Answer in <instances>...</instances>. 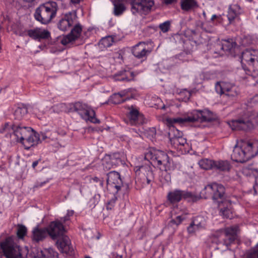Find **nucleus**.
Segmentation results:
<instances>
[{
  "label": "nucleus",
  "mask_w": 258,
  "mask_h": 258,
  "mask_svg": "<svg viewBox=\"0 0 258 258\" xmlns=\"http://www.w3.org/2000/svg\"><path fill=\"white\" fill-rule=\"evenodd\" d=\"M77 20L76 13L72 12L66 13L59 21L58 28L63 31L68 30L73 25L75 24L71 32L62 39L61 42L63 45H66L72 43L80 36L82 27L79 23L75 24Z\"/></svg>",
  "instance_id": "1"
},
{
  "label": "nucleus",
  "mask_w": 258,
  "mask_h": 258,
  "mask_svg": "<svg viewBox=\"0 0 258 258\" xmlns=\"http://www.w3.org/2000/svg\"><path fill=\"white\" fill-rule=\"evenodd\" d=\"M218 115L208 109L203 110H195L189 116L184 117L170 118L167 119L169 125H172L174 123L182 124L187 122H211L217 120Z\"/></svg>",
  "instance_id": "2"
},
{
  "label": "nucleus",
  "mask_w": 258,
  "mask_h": 258,
  "mask_svg": "<svg viewBox=\"0 0 258 258\" xmlns=\"http://www.w3.org/2000/svg\"><path fill=\"white\" fill-rule=\"evenodd\" d=\"M257 152V143L242 141L234 147L231 159L236 162L243 163L254 157Z\"/></svg>",
  "instance_id": "3"
},
{
  "label": "nucleus",
  "mask_w": 258,
  "mask_h": 258,
  "mask_svg": "<svg viewBox=\"0 0 258 258\" xmlns=\"http://www.w3.org/2000/svg\"><path fill=\"white\" fill-rule=\"evenodd\" d=\"M16 238L10 236L0 243V246L6 258H26L28 253L26 248H21Z\"/></svg>",
  "instance_id": "4"
},
{
  "label": "nucleus",
  "mask_w": 258,
  "mask_h": 258,
  "mask_svg": "<svg viewBox=\"0 0 258 258\" xmlns=\"http://www.w3.org/2000/svg\"><path fill=\"white\" fill-rule=\"evenodd\" d=\"M57 5L55 2H48L41 4L34 14L35 19L41 24L50 23L56 16Z\"/></svg>",
  "instance_id": "5"
},
{
  "label": "nucleus",
  "mask_w": 258,
  "mask_h": 258,
  "mask_svg": "<svg viewBox=\"0 0 258 258\" xmlns=\"http://www.w3.org/2000/svg\"><path fill=\"white\" fill-rule=\"evenodd\" d=\"M146 157L150 158L152 162L156 165L161 170L167 171L173 169L171 165L172 160L163 151L152 149L147 153Z\"/></svg>",
  "instance_id": "6"
},
{
  "label": "nucleus",
  "mask_w": 258,
  "mask_h": 258,
  "mask_svg": "<svg viewBox=\"0 0 258 258\" xmlns=\"http://www.w3.org/2000/svg\"><path fill=\"white\" fill-rule=\"evenodd\" d=\"M70 111L77 112L85 120H89L94 123H99L100 120L95 117V111L88 105L81 102H76L70 105Z\"/></svg>",
  "instance_id": "7"
},
{
  "label": "nucleus",
  "mask_w": 258,
  "mask_h": 258,
  "mask_svg": "<svg viewBox=\"0 0 258 258\" xmlns=\"http://www.w3.org/2000/svg\"><path fill=\"white\" fill-rule=\"evenodd\" d=\"M131 11L133 14L147 15L154 5L153 0H131Z\"/></svg>",
  "instance_id": "8"
},
{
  "label": "nucleus",
  "mask_w": 258,
  "mask_h": 258,
  "mask_svg": "<svg viewBox=\"0 0 258 258\" xmlns=\"http://www.w3.org/2000/svg\"><path fill=\"white\" fill-rule=\"evenodd\" d=\"M32 128L21 126L19 124H13L12 130L13 134H10V137H15L17 142L22 144L26 141L27 137L31 134Z\"/></svg>",
  "instance_id": "9"
},
{
  "label": "nucleus",
  "mask_w": 258,
  "mask_h": 258,
  "mask_svg": "<svg viewBox=\"0 0 258 258\" xmlns=\"http://www.w3.org/2000/svg\"><path fill=\"white\" fill-rule=\"evenodd\" d=\"M47 234L53 240H56L64 235L65 229L62 223L59 221L51 222L46 228Z\"/></svg>",
  "instance_id": "10"
},
{
  "label": "nucleus",
  "mask_w": 258,
  "mask_h": 258,
  "mask_svg": "<svg viewBox=\"0 0 258 258\" xmlns=\"http://www.w3.org/2000/svg\"><path fill=\"white\" fill-rule=\"evenodd\" d=\"M215 90L217 93L229 97H235L238 94L234 86L225 82H217L215 85Z\"/></svg>",
  "instance_id": "11"
},
{
  "label": "nucleus",
  "mask_w": 258,
  "mask_h": 258,
  "mask_svg": "<svg viewBox=\"0 0 258 258\" xmlns=\"http://www.w3.org/2000/svg\"><path fill=\"white\" fill-rule=\"evenodd\" d=\"M213 186H215V189L213 190L212 199L216 203L219 207L223 203H227V200H224L225 195V187L221 184L213 183Z\"/></svg>",
  "instance_id": "12"
},
{
  "label": "nucleus",
  "mask_w": 258,
  "mask_h": 258,
  "mask_svg": "<svg viewBox=\"0 0 258 258\" xmlns=\"http://www.w3.org/2000/svg\"><path fill=\"white\" fill-rule=\"evenodd\" d=\"M107 184L115 187L117 191L120 189L122 186V181L118 172L111 171L107 174Z\"/></svg>",
  "instance_id": "13"
},
{
  "label": "nucleus",
  "mask_w": 258,
  "mask_h": 258,
  "mask_svg": "<svg viewBox=\"0 0 258 258\" xmlns=\"http://www.w3.org/2000/svg\"><path fill=\"white\" fill-rule=\"evenodd\" d=\"M146 47L145 42H140L133 48V54L139 59L146 57L151 52V50L147 49Z\"/></svg>",
  "instance_id": "14"
},
{
  "label": "nucleus",
  "mask_w": 258,
  "mask_h": 258,
  "mask_svg": "<svg viewBox=\"0 0 258 258\" xmlns=\"http://www.w3.org/2000/svg\"><path fill=\"white\" fill-rule=\"evenodd\" d=\"M258 56V50L246 49L241 55L242 64H247L251 67Z\"/></svg>",
  "instance_id": "15"
},
{
  "label": "nucleus",
  "mask_w": 258,
  "mask_h": 258,
  "mask_svg": "<svg viewBox=\"0 0 258 258\" xmlns=\"http://www.w3.org/2000/svg\"><path fill=\"white\" fill-rule=\"evenodd\" d=\"M232 130L247 131L253 128V125L250 120L247 119L240 118L232 121Z\"/></svg>",
  "instance_id": "16"
},
{
  "label": "nucleus",
  "mask_w": 258,
  "mask_h": 258,
  "mask_svg": "<svg viewBox=\"0 0 258 258\" xmlns=\"http://www.w3.org/2000/svg\"><path fill=\"white\" fill-rule=\"evenodd\" d=\"M138 171L143 174V180H146L148 184H150L154 181V175L152 167L149 165H142L139 167L136 172L138 173Z\"/></svg>",
  "instance_id": "17"
},
{
  "label": "nucleus",
  "mask_w": 258,
  "mask_h": 258,
  "mask_svg": "<svg viewBox=\"0 0 258 258\" xmlns=\"http://www.w3.org/2000/svg\"><path fill=\"white\" fill-rule=\"evenodd\" d=\"M57 240L56 244L62 252L69 253L73 251L71 240L68 236L63 235L59 239Z\"/></svg>",
  "instance_id": "18"
},
{
  "label": "nucleus",
  "mask_w": 258,
  "mask_h": 258,
  "mask_svg": "<svg viewBox=\"0 0 258 258\" xmlns=\"http://www.w3.org/2000/svg\"><path fill=\"white\" fill-rule=\"evenodd\" d=\"M117 156V154H115L112 157L105 158L102 162V165L104 171H107L112 168H114L117 164H118L121 162V160L120 158H118Z\"/></svg>",
  "instance_id": "19"
},
{
  "label": "nucleus",
  "mask_w": 258,
  "mask_h": 258,
  "mask_svg": "<svg viewBox=\"0 0 258 258\" xmlns=\"http://www.w3.org/2000/svg\"><path fill=\"white\" fill-rule=\"evenodd\" d=\"M40 142L39 135L36 133L33 129L31 131L30 134L26 138V141L24 142L25 148L28 150L30 147L37 145Z\"/></svg>",
  "instance_id": "20"
},
{
  "label": "nucleus",
  "mask_w": 258,
  "mask_h": 258,
  "mask_svg": "<svg viewBox=\"0 0 258 258\" xmlns=\"http://www.w3.org/2000/svg\"><path fill=\"white\" fill-rule=\"evenodd\" d=\"M127 116L129 118L130 123L132 125H136L143 122V116L142 114H140L137 109L134 108L132 106Z\"/></svg>",
  "instance_id": "21"
},
{
  "label": "nucleus",
  "mask_w": 258,
  "mask_h": 258,
  "mask_svg": "<svg viewBox=\"0 0 258 258\" xmlns=\"http://www.w3.org/2000/svg\"><path fill=\"white\" fill-rule=\"evenodd\" d=\"M218 46L227 54L234 56V53L236 49V43L232 39L223 40Z\"/></svg>",
  "instance_id": "22"
},
{
  "label": "nucleus",
  "mask_w": 258,
  "mask_h": 258,
  "mask_svg": "<svg viewBox=\"0 0 258 258\" xmlns=\"http://www.w3.org/2000/svg\"><path fill=\"white\" fill-rule=\"evenodd\" d=\"M47 235L46 228H39L38 227H36L32 231V239L33 241L38 242L43 240Z\"/></svg>",
  "instance_id": "23"
},
{
  "label": "nucleus",
  "mask_w": 258,
  "mask_h": 258,
  "mask_svg": "<svg viewBox=\"0 0 258 258\" xmlns=\"http://www.w3.org/2000/svg\"><path fill=\"white\" fill-rule=\"evenodd\" d=\"M134 78V74L133 72L125 70L120 71L113 76L115 81L122 82H128L133 80Z\"/></svg>",
  "instance_id": "24"
},
{
  "label": "nucleus",
  "mask_w": 258,
  "mask_h": 258,
  "mask_svg": "<svg viewBox=\"0 0 258 258\" xmlns=\"http://www.w3.org/2000/svg\"><path fill=\"white\" fill-rule=\"evenodd\" d=\"M176 132L178 133V135L176 136L174 134L173 137H171V133H169L171 143L175 147L184 146L186 143V140L182 137V133L181 132L177 130H176Z\"/></svg>",
  "instance_id": "25"
},
{
  "label": "nucleus",
  "mask_w": 258,
  "mask_h": 258,
  "mask_svg": "<svg viewBox=\"0 0 258 258\" xmlns=\"http://www.w3.org/2000/svg\"><path fill=\"white\" fill-rule=\"evenodd\" d=\"M183 190L175 189L168 193L167 200L171 204L179 202L183 198Z\"/></svg>",
  "instance_id": "26"
},
{
  "label": "nucleus",
  "mask_w": 258,
  "mask_h": 258,
  "mask_svg": "<svg viewBox=\"0 0 258 258\" xmlns=\"http://www.w3.org/2000/svg\"><path fill=\"white\" fill-rule=\"evenodd\" d=\"M181 8L185 11H191L198 7V4L196 0H181Z\"/></svg>",
  "instance_id": "27"
},
{
  "label": "nucleus",
  "mask_w": 258,
  "mask_h": 258,
  "mask_svg": "<svg viewBox=\"0 0 258 258\" xmlns=\"http://www.w3.org/2000/svg\"><path fill=\"white\" fill-rule=\"evenodd\" d=\"M231 166L228 161L226 160L214 161V168L220 171H228Z\"/></svg>",
  "instance_id": "28"
},
{
  "label": "nucleus",
  "mask_w": 258,
  "mask_h": 258,
  "mask_svg": "<svg viewBox=\"0 0 258 258\" xmlns=\"http://www.w3.org/2000/svg\"><path fill=\"white\" fill-rule=\"evenodd\" d=\"M215 189V186H213V183L207 185L201 191L200 195L199 196L200 199L204 198L206 199L209 198H212L213 190Z\"/></svg>",
  "instance_id": "29"
},
{
  "label": "nucleus",
  "mask_w": 258,
  "mask_h": 258,
  "mask_svg": "<svg viewBox=\"0 0 258 258\" xmlns=\"http://www.w3.org/2000/svg\"><path fill=\"white\" fill-rule=\"evenodd\" d=\"M121 1L114 0L112 2L114 5L113 13L115 16L121 15L125 10V7Z\"/></svg>",
  "instance_id": "30"
},
{
  "label": "nucleus",
  "mask_w": 258,
  "mask_h": 258,
  "mask_svg": "<svg viewBox=\"0 0 258 258\" xmlns=\"http://www.w3.org/2000/svg\"><path fill=\"white\" fill-rule=\"evenodd\" d=\"M197 229H202L205 228L206 225V220L202 216H198L195 217L192 221Z\"/></svg>",
  "instance_id": "31"
},
{
  "label": "nucleus",
  "mask_w": 258,
  "mask_h": 258,
  "mask_svg": "<svg viewBox=\"0 0 258 258\" xmlns=\"http://www.w3.org/2000/svg\"><path fill=\"white\" fill-rule=\"evenodd\" d=\"M57 254V252L52 248H49L41 251L40 254L35 258H55Z\"/></svg>",
  "instance_id": "32"
},
{
  "label": "nucleus",
  "mask_w": 258,
  "mask_h": 258,
  "mask_svg": "<svg viewBox=\"0 0 258 258\" xmlns=\"http://www.w3.org/2000/svg\"><path fill=\"white\" fill-rule=\"evenodd\" d=\"M176 210L177 208L174 209L172 211H171V217L172 219L170 221V223L172 224L178 225L181 223L183 220L185 219V217L183 216V215H179L176 216L175 218H173V217L175 216L177 214Z\"/></svg>",
  "instance_id": "33"
},
{
  "label": "nucleus",
  "mask_w": 258,
  "mask_h": 258,
  "mask_svg": "<svg viewBox=\"0 0 258 258\" xmlns=\"http://www.w3.org/2000/svg\"><path fill=\"white\" fill-rule=\"evenodd\" d=\"M214 163V160H211L208 159H202L199 162L200 166L202 168L206 170L213 169Z\"/></svg>",
  "instance_id": "34"
},
{
  "label": "nucleus",
  "mask_w": 258,
  "mask_h": 258,
  "mask_svg": "<svg viewBox=\"0 0 258 258\" xmlns=\"http://www.w3.org/2000/svg\"><path fill=\"white\" fill-rule=\"evenodd\" d=\"M227 203H223L220 207V212L221 214L226 218H230L231 214V211L229 209V207L231 205V204L227 200Z\"/></svg>",
  "instance_id": "35"
},
{
  "label": "nucleus",
  "mask_w": 258,
  "mask_h": 258,
  "mask_svg": "<svg viewBox=\"0 0 258 258\" xmlns=\"http://www.w3.org/2000/svg\"><path fill=\"white\" fill-rule=\"evenodd\" d=\"M183 199L188 202H196L200 199L199 196L196 195L191 192L183 190Z\"/></svg>",
  "instance_id": "36"
},
{
  "label": "nucleus",
  "mask_w": 258,
  "mask_h": 258,
  "mask_svg": "<svg viewBox=\"0 0 258 258\" xmlns=\"http://www.w3.org/2000/svg\"><path fill=\"white\" fill-rule=\"evenodd\" d=\"M27 113V109L26 107H18L14 113L16 119L20 120Z\"/></svg>",
  "instance_id": "37"
},
{
  "label": "nucleus",
  "mask_w": 258,
  "mask_h": 258,
  "mask_svg": "<svg viewBox=\"0 0 258 258\" xmlns=\"http://www.w3.org/2000/svg\"><path fill=\"white\" fill-rule=\"evenodd\" d=\"M113 42L114 38L111 36H108L103 38L100 41L101 44L103 45L104 47H110L112 45Z\"/></svg>",
  "instance_id": "38"
},
{
  "label": "nucleus",
  "mask_w": 258,
  "mask_h": 258,
  "mask_svg": "<svg viewBox=\"0 0 258 258\" xmlns=\"http://www.w3.org/2000/svg\"><path fill=\"white\" fill-rule=\"evenodd\" d=\"M50 36V32L46 29H42L39 28L38 40L41 39H48Z\"/></svg>",
  "instance_id": "39"
},
{
  "label": "nucleus",
  "mask_w": 258,
  "mask_h": 258,
  "mask_svg": "<svg viewBox=\"0 0 258 258\" xmlns=\"http://www.w3.org/2000/svg\"><path fill=\"white\" fill-rule=\"evenodd\" d=\"M125 93L124 92L114 94L112 97L113 103L115 104H119L125 101V100H119L120 98L123 97Z\"/></svg>",
  "instance_id": "40"
},
{
  "label": "nucleus",
  "mask_w": 258,
  "mask_h": 258,
  "mask_svg": "<svg viewBox=\"0 0 258 258\" xmlns=\"http://www.w3.org/2000/svg\"><path fill=\"white\" fill-rule=\"evenodd\" d=\"M27 232L26 227L22 225H19L17 234L19 238H23L26 235Z\"/></svg>",
  "instance_id": "41"
},
{
  "label": "nucleus",
  "mask_w": 258,
  "mask_h": 258,
  "mask_svg": "<svg viewBox=\"0 0 258 258\" xmlns=\"http://www.w3.org/2000/svg\"><path fill=\"white\" fill-rule=\"evenodd\" d=\"M39 28L30 29L28 31V35L33 39L38 40Z\"/></svg>",
  "instance_id": "42"
},
{
  "label": "nucleus",
  "mask_w": 258,
  "mask_h": 258,
  "mask_svg": "<svg viewBox=\"0 0 258 258\" xmlns=\"http://www.w3.org/2000/svg\"><path fill=\"white\" fill-rule=\"evenodd\" d=\"M229 10L230 12H233L234 14H236V16H237L240 14L242 12L240 6L238 5L230 6L229 8Z\"/></svg>",
  "instance_id": "43"
},
{
  "label": "nucleus",
  "mask_w": 258,
  "mask_h": 258,
  "mask_svg": "<svg viewBox=\"0 0 258 258\" xmlns=\"http://www.w3.org/2000/svg\"><path fill=\"white\" fill-rule=\"evenodd\" d=\"M237 231V227H230L227 228L225 230V235H231L236 236V233Z\"/></svg>",
  "instance_id": "44"
},
{
  "label": "nucleus",
  "mask_w": 258,
  "mask_h": 258,
  "mask_svg": "<svg viewBox=\"0 0 258 258\" xmlns=\"http://www.w3.org/2000/svg\"><path fill=\"white\" fill-rule=\"evenodd\" d=\"M236 238V236L231 235H225V238L224 239V242L227 246L230 245Z\"/></svg>",
  "instance_id": "45"
},
{
  "label": "nucleus",
  "mask_w": 258,
  "mask_h": 258,
  "mask_svg": "<svg viewBox=\"0 0 258 258\" xmlns=\"http://www.w3.org/2000/svg\"><path fill=\"white\" fill-rule=\"evenodd\" d=\"M247 258H258V244L248 254Z\"/></svg>",
  "instance_id": "46"
},
{
  "label": "nucleus",
  "mask_w": 258,
  "mask_h": 258,
  "mask_svg": "<svg viewBox=\"0 0 258 258\" xmlns=\"http://www.w3.org/2000/svg\"><path fill=\"white\" fill-rule=\"evenodd\" d=\"M170 23L169 21H166L159 25L160 29L163 32H167L170 28Z\"/></svg>",
  "instance_id": "47"
},
{
  "label": "nucleus",
  "mask_w": 258,
  "mask_h": 258,
  "mask_svg": "<svg viewBox=\"0 0 258 258\" xmlns=\"http://www.w3.org/2000/svg\"><path fill=\"white\" fill-rule=\"evenodd\" d=\"M12 125H10L9 123L7 122L0 128V133L10 132V131H12Z\"/></svg>",
  "instance_id": "48"
},
{
  "label": "nucleus",
  "mask_w": 258,
  "mask_h": 258,
  "mask_svg": "<svg viewBox=\"0 0 258 258\" xmlns=\"http://www.w3.org/2000/svg\"><path fill=\"white\" fill-rule=\"evenodd\" d=\"M201 28L202 30L207 33H212L214 32V30L212 27H208L205 24H202Z\"/></svg>",
  "instance_id": "49"
},
{
  "label": "nucleus",
  "mask_w": 258,
  "mask_h": 258,
  "mask_svg": "<svg viewBox=\"0 0 258 258\" xmlns=\"http://www.w3.org/2000/svg\"><path fill=\"white\" fill-rule=\"evenodd\" d=\"M251 67L253 72L255 73L256 75L258 76V56H257V58L255 59Z\"/></svg>",
  "instance_id": "50"
},
{
  "label": "nucleus",
  "mask_w": 258,
  "mask_h": 258,
  "mask_svg": "<svg viewBox=\"0 0 258 258\" xmlns=\"http://www.w3.org/2000/svg\"><path fill=\"white\" fill-rule=\"evenodd\" d=\"M49 134L50 132H47L46 133H41L40 136H39L40 141L41 140L47 141V140H48V138H50V136H49Z\"/></svg>",
  "instance_id": "51"
},
{
  "label": "nucleus",
  "mask_w": 258,
  "mask_h": 258,
  "mask_svg": "<svg viewBox=\"0 0 258 258\" xmlns=\"http://www.w3.org/2000/svg\"><path fill=\"white\" fill-rule=\"evenodd\" d=\"M227 17L229 20V24H231L232 23V22L234 21V20L237 17V16H236V14H234V13H233V12H230L228 10V14L227 15Z\"/></svg>",
  "instance_id": "52"
},
{
  "label": "nucleus",
  "mask_w": 258,
  "mask_h": 258,
  "mask_svg": "<svg viewBox=\"0 0 258 258\" xmlns=\"http://www.w3.org/2000/svg\"><path fill=\"white\" fill-rule=\"evenodd\" d=\"M199 229H197L195 225L193 224V223L191 222L189 226L187 227V231L189 233H193L196 230H198Z\"/></svg>",
  "instance_id": "53"
},
{
  "label": "nucleus",
  "mask_w": 258,
  "mask_h": 258,
  "mask_svg": "<svg viewBox=\"0 0 258 258\" xmlns=\"http://www.w3.org/2000/svg\"><path fill=\"white\" fill-rule=\"evenodd\" d=\"M49 136H50V138H48V140L46 141L47 142H49V140L55 141L57 139V134L55 132H50Z\"/></svg>",
  "instance_id": "54"
},
{
  "label": "nucleus",
  "mask_w": 258,
  "mask_h": 258,
  "mask_svg": "<svg viewBox=\"0 0 258 258\" xmlns=\"http://www.w3.org/2000/svg\"><path fill=\"white\" fill-rule=\"evenodd\" d=\"M64 108L65 104L62 103L57 104L54 106V109L55 110L59 109L60 111H63Z\"/></svg>",
  "instance_id": "55"
},
{
  "label": "nucleus",
  "mask_w": 258,
  "mask_h": 258,
  "mask_svg": "<svg viewBox=\"0 0 258 258\" xmlns=\"http://www.w3.org/2000/svg\"><path fill=\"white\" fill-rule=\"evenodd\" d=\"M222 19L221 16L220 15H213L211 17V20L212 21H214V20H217L218 22H220Z\"/></svg>",
  "instance_id": "56"
},
{
  "label": "nucleus",
  "mask_w": 258,
  "mask_h": 258,
  "mask_svg": "<svg viewBox=\"0 0 258 258\" xmlns=\"http://www.w3.org/2000/svg\"><path fill=\"white\" fill-rule=\"evenodd\" d=\"M92 180L95 182H99L100 185L101 186H103V181L102 180L99 179V178H98L97 177H94L93 178H92Z\"/></svg>",
  "instance_id": "57"
},
{
  "label": "nucleus",
  "mask_w": 258,
  "mask_h": 258,
  "mask_svg": "<svg viewBox=\"0 0 258 258\" xmlns=\"http://www.w3.org/2000/svg\"><path fill=\"white\" fill-rule=\"evenodd\" d=\"M48 181V180H46V181H44L43 182H37L34 186V188H37V187H41L42 186H43V184H44L45 183H46V182H47Z\"/></svg>",
  "instance_id": "58"
},
{
  "label": "nucleus",
  "mask_w": 258,
  "mask_h": 258,
  "mask_svg": "<svg viewBox=\"0 0 258 258\" xmlns=\"http://www.w3.org/2000/svg\"><path fill=\"white\" fill-rule=\"evenodd\" d=\"M177 0H164V3L166 5L172 4L176 3Z\"/></svg>",
  "instance_id": "59"
},
{
  "label": "nucleus",
  "mask_w": 258,
  "mask_h": 258,
  "mask_svg": "<svg viewBox=\"0 0 258 258\" xmlns=\"http://www.w3.org/2000/svg\"><path fill=\"white\" fill-rule=\"evenodd\" d=\"M74 184H76V185H79L80 186V191L81 192H82V189L83 188V186L82 185V184L81 183H80L78 181H75L74 182Z\"/></svg>",
  "instance_id": "60"
},
{
  "label": "nucleus",
  "mask_w": 258,
  "mask_h": 258,
  "mask_svg": "<svg viewBox=\"0 0 258 258\" xmlns=\"http://www.w3.org/2000/svg\"><path fill=\"white\" fill-rule=\"evenodd\" d=\"M40 161V159L38 160L35 161L33 162L32 166L33 168H35V167L38 165L39 162Z\"/></svg>",
  "instance_id": "61"
},
{
  "label": "nucleus",
  "mask_w": 258,
  "mask_h": 258,
  "mask_svg": "<svg viewBox=\"0 0 258 258\" xmlns=\"http://www.w3.org/2000/svg\"><path fill=\"white\" fill-rule=\"evenodd\" d=\"M69 217L66 215L63 218L61 219V221L63 222V223H65L66 221L69 220Z\"/></svg>",
  "instance_id": "62"
},
{
  "label": "nucleus",
  "mask_w": 258,
  "mask_h": 258,
  "mask_svg": "<svg viewBox=\"0 0 258 258\" xmlns=\"http://www.w3.org/2000/svg\"><path fill=\"white\" fill-rule=\"evenodd\" d=\"M74 214V211L73 210L68 211L67 214V216L69 217L72 216Z\"/></svg>",
  "instance_id": "63"
},
{
  "label": "nucleus",
  "mask_w": 258,
  "mask_h": 258,
  "mask_svg": "<svg viewBox=\"0 0 258 258\" xmlns=\"http://www.w3.org/2000/svg\"><path fill=\"white\" fill-rule=\"evenodd\" d=\"M71 2L74 4L79 3L82 0H71Z\"/></svg>",
  "instance_id": "64"
}]
</instances>
